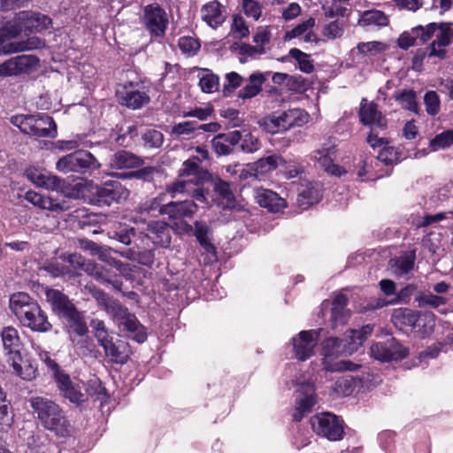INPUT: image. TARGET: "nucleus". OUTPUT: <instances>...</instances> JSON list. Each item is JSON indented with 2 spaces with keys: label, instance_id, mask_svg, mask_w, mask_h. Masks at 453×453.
I'll list each match as a JSON object with an SVG mask.
<instances>
[{
  "label": "nucleus",
  "instance_id": "5fc2aeb1",
  "mask_svg": "<svg viewBox=\"0 0 453 453\" xmlns=\"http://www.w3.org/2000/svg\"><path fill=\"white\" fill-rule=\"evenodd\" d=\"M426 111L431 116H435L441 110V100L435 91H427L424 96Z\"/></svg>",
  "mask_w": 453,
  "mask_h": 453
},
{
  "label": "nucleus",
  "instance_id": "4468645a",
  "mask_svg": "<svg viewBox=\"0 0 453 453\" xmlns=\"http://www.w3.org/2000/svg\"><path fill=\"white\" fill-rule=\"evenodd\" d=\"M88 289L97 304L103 308L118 325L131 313L127 307L122 305L118 300L109 296L103 290L96 287H88Z\"/></svg>",
  "mask_w": 453,
  "mask_h": 453
},
{
  "label": "nucleus",
  "instance_id": "4d7b16f0",
  "mask_svg": "<svg viewBox=\"0 0 453 453\" xmlns=\"http://www.w3.org/2000/svg\"><path fill=\"white\" fill-rule=\"evenodd\" d=\"M13 423V414L10 408V402L6 397L0 401V429L6 430Z\"/></svg>",
  "mask_w": 453,
  "mask_h": 453
},
{
  "label": "nucleus",
  "instance_id": "58836bf2",
  "mask_svg": "<svg viewBox=\"0 0 453 453\" xmlns=\"http://www.w3.org/2000/svg\"><path fill=\"white\" fill-rule=\"evenodd\" d=\"M393 97L402 108L418 114L419 108L417 103V93L414 90H398L394 93Z\"/></svg>",
  "mask_w": 453,
  "mask_h": 453
},
{
  "label": "nucleus",
  "instance_id": "7ed1b4c3",
  "mask_svg": "<svg viewBox=\"0 0 453 453\" xmlns=\"http://www.w3.org/2000/svg\"><path fill=\"white\" fill-rule=\"evenodd\" d=\"M2 342L7 363L13 369V373L25 380H32L36 377L37 369L29 361L24 360L20 350L22 342L19 332L13 326H6L1 333Z\"/></svg>",
  "mask_w": 453,
  "mask_h": 453
},
{
  "label": "nucleus",
  "instance_id": "680f3d73",
  "mask_svg": "<svg viewBox=\"0 0 453 453\" xmlns=\"http://www.w3.org/2000/svg\"><path fill=\"white\" fill-rule=\"evenodd\" d=\"M80 248L85 251H89L91 255H97L103 261H106V250L93 241L87 239L79 240Z\"/></svg>",
  "mask_w": 453,
  "mask_h": 453
},
{
  "label": "nucleus",
  "instance_id": "7c9ffc66",
  "mask_svg": "<svg viewBox=\"0 0 453 453\" xmlns=\"http://www.w3.org/2000/svg\"><path fill=\"white\" fill-rule=\"evenodd\" d=\"M320 184L309 183L302 190L297 196V203L302 210H306L310 206L318 203L322 196Z\"/></svg>",
  "mask_w": 453,
  "mask_h": 453
},
{
  "label": "nucleus",
  "instance_id": "aec40b11",
  "mask_svg": "<svg viewBox=\"0 0 453 453\" xmlns=\"http://www.w3.org/2000/svg\"><path fill=\"white\" fill-rule=\"evenodd\" d=\"M37 62V58L32 55H20L12 58L0 65V77L18 75L27 72Z\"/></svg>",
  "mask_w": 453,
  "mask_h": 453
},
{
  "label": "nucleus",
  "instance_id": "9d476101",
  "mask_svg": "<svg viewBox=\"0 0 453 453\" xmlns=\"http://www.w3.org/2000/svg\"><path fill=\"white\" fill-rule=\"evenodd\" d=\"M168 23V15L159 4H151L143 8L142 24L151 37H163Z\"/></svg>",
  "mask_w": 453,
  "mask_h": 453
},
{
  "label": "nucleus",
  "instance_id": "4be33fe9",
  "mask_svg": "<svg viewBox=\"0 0 453 453\" xmlns=\"http://www.w3.org/2000/svg\"><path fill=\"white\" fill-rule=\"evenodd\" d=\"M25 198L35 206L53 212H61L71 208L70 203L67 200L64 199L62 201H58L35 191H27L25 195Z\"/></svg>",
  "mask_w": 453,
  "mask_h": 453
},
{
  "label": "nucleus",
  "instance_id": "3c124183",
  "mask_svg": "<svg viewBox=\"0 0 453 453\" xmlns=\"http://www.w3.org/2000/svg\"><path fill=\"white\" fill-rule=\"evenodd\" d=\"M453 143V130H446L436 134L429 142V148L433 151L444 150Z\"/></svg>",
  "mask_w": 453,
  "mask_h": 453
},
{
  "label": "nucleus",
  "instance_id": "c03bdc74",
  "mask_svg": "<svg viewBox=\"0 0 453 453\" xmlns=\"http://www.w3.org/2000/svg\"><path fill=\"white\" fill-rule=\"evenodd\" d=\"M75 157L77 173L86 172L87 170H96L100 167V164L88 151L82 150H76Z\"/></svg>",
  "mask_w": 453,
  "mask_h": 453
},
{
  "label": "nucleus",
  "instance_id": "2f4dec72",
  "mask_svg": "<svg viewBox=\"0 0 453 453\" xmlns=\"http://www.w3.org/2000/svg\"><path fill=\"white\" fill-rule=\"evenodd\" d=\"M363 385L362 379L358 376L343 375L334 381L332 388L337 395L347 396Z\"/></svg>",
  "mask_w": 453,
  "mask_h": 453
},
{
  "label": "nucleus",
  "instance_id": "c85d7f7f",
  "mask_svg": "<svg viewBox=\"0 0 453 453\" xmlns=\"http://www.w3.org/2000/svg\"><path fill=\"white\" fill-rule=\"evenodd\" d=\"M55 380L63 396L70 402L81 403L85 401V395L81 393L80 387L71 380L68 374L65 372L60 374Z\"/></svg>",
  "mask_w": 453,
  "mask_h": 453
},
{
  "label": "nucleus",
  "instance_id": "1a4fd4ad",
  "mask_svg": "<svg viewBox=\"0 0 453 453\" xmlns=\"http://www.w3.org/2000/svg\"><path fill=\"white\" fill-rule=\"evenodd\" d=\"M65 259L74 269L82 270L101 283L111 285L115 289L121 290L122 281L119 279L112 277L109 271L97 266L90 260L84 258L81 255L77 253L69 254Z\"/></svg>",
  "mask_w": 453,
  "mask_h": 453
},
{
  "label": "nucleus",
  "instance_id": "49530a36",
  "mask_svg": "<svg viewBox=\"0 0 453 453\" xmlns=\"http://www.w3.org/2000/svg\"><path fill=\"white\" fill-rule=\"evenodd\" d=\"M126 344L120 341L111 342L104 350L105 356L111 362L116 364H125L127 360V355L125 351Z\"/></svg>",
  "mask_w": 453,
  "mask_h": 453
},
{
  "label": "nucleus",
  "instance_id": "72a5a7b5",
  "mask_svg": "<svg viewBox=\"0 0 453 453\" xmlns=\"http://www.w3.org/2000/svg\"><path fill=\"white\" fill-rule=\"evenodd\" d=\"M206 175L196 158L190 157L183 162L179 170L180 180H194L196 183H202Z\"/></svg>",
  "mask_w": 453,
  "mask_h": 453
},
{
  "label": "nucleus",
  "instance_id": "9b49d317",
  "mask_svg": "<svg viewBox=\"0 0 453 453\" xmlns=\"http://www.w3.org/2000/svg\"><path fill=\"white\" fill-rule=\"evenodd\" d=\"M337 154V140L333 137L326 139L319 149L312 152V159L323 168L326 173L342 176L345 171L338 165L334 164Z\"/></svg>",
  "mask_w": 453,
  "mask_h": 453
},
{
  "label": "nucleus",
  "instance_id": "a878e982",
  "mask_svg": "<svg viewBox=\"0 0 453 453\" xmlns=\"http://www.w3.org/2000/svg\"><path fill=\"white\" fill-rule=\"evenodd\" d=\"M254 197L261 207L273 212H277L286 206L285 200L270 189L256 188L254 189Z\"/></svg>",
  "mask_w": 453,
  "mask_h": 453
},
{
  "label": "nucleus",
  "instance_id": "6ab92c4d",
  "mask_svg": "<svg viewBox=\"0 0 453 453\" xmlns=\"http://www.w3.org/2000/svg\"><path fill=\"white\" fill-rule=\"evenodd\" d=\"M355 352V347L344 349L342 341L337 337H329L322 342L321 355L322 365L326 371H327V365H333L334 358L342 355L349 356Z\"/></svg>",
  "mask_w": 453,
  "mask_h": 453
},
{
  "label": "nucleus",
  "instance_id": "c756f323",
  "mask_svg": "<svg viewBox=\"0 0 453 453\" xmlns=\"http://www.w3.org/2000/svg\"><path fill=\"white\" fill-rule=\"evenodd\" d=\"M211 230L207 224L203 221H196L195 222V236L199 242L200 245L203 247L204 251L207 253L208 260L212 261L216 260L217 254L216 249L212 244L211 239L209 238V234Z\"/></svg>",
  "mask_w": 453,
  "mask_h": 453
},
{
  "label": "nucleus",
  "instance_id": "20e7f679",
  "mask_svg": "<svg viewBox=\"0 0 453 453\" xmlns=\"http://www.w3.org/2000/svg\"><path fill=\"white\" fill-rule=\"evenodd\" d=\"M413 32L420 35V42L425 43L429 41L432 36L435 39L429 44L428 57L439 58L444 59L446 58L445 48L451 44L453 39V30L449 24L445 23H429L426 27L418 26L413 27Z\"/></svg>",
  "mask_w": 453,
  "mask_h": 453
},
{
  "label": "nucleus",
  "instance_id": "6e6d98bb",
  "mask_svg": "<svg viewBox=\"0 0 453 453\" xmlns=\"http://www.w3.org/2000/svg\"><path fill=\"white\" fill-rule=\"evenodd\" d=\"M242 7L248 18L258 20L262 15L263 4L257 0H242Z\"/></svg>",
  "mask_w": 453,
  "mask_h": 453
},
{
  "label": "nucleus",
  "instance_id": "8fccbe9b",
  "mask_svg": "<svg viewBox=\"0 0 453 453\" xmlns=\"http://www.w3.org/2000/svg\"><path fill=\"white\" fill-rule=\"evenodd\" d=\"M415 300L418 303V306L420 308L428 306L436 309L447 303V299L445 297L434 295L430 292L419 293L415 297Z\"/></svg>",
  "mask_w": 453,
  "mask_h": 453
},
{
  "label": "nucleus",
  "instance_id": "0e129e2a",
  "mask_svg": "<svg viewBox=\"0 0 453 453\" xmlns=\"http://www.w3.org/2000/svg\"><path fill=\"white\" fill-rule=\"evenodd\" d=\"M178 45L180 50L188 55H195L200 48L199 42L191 36L180 37Z\"/></svg>",
  "mask_w": 453,
  "mask_h": 453
},
{
  "label": "nucleus",
  "instance_id": "bb28decb",
  "mask_svg": "<svg viewBox=\"0 0 453 453\" xmlns=\"http://www.w3.org/2000/svg\"><path fill=\"white\" fill-rule=\"evenodd\" d=\"M200 12L203 21L212 28L219 27L226 19L223 6L217 0H213L203 5Z\"/></svg>",
  "mask_w": 453,
  "mask_h": 453
},
{
  "label": "nucleus",
  "instance_id": "0eeeda50",
  "mask_svg": "<svg viewBox=\"0 0 453 453\" xmlns=\"http://www.w3.org/2000/svg\"><path fill=\"white\" fill-rule=\"evenodd\" d=\"M310 424L313 432L320 437L331 441L343 439L345 434L343 420L331 412H321L312 416Z\"/></svg>",
  "mask_w": 453,
  "mask_h": 453
},
{
  "label": "nucleus",
  "instance_id": "864d4df0",
  "mask_svg": "<svg viewBox=\"0 0 453 453\" xmlns=\"http://www.w3.org/2000/svg\"><path fill=\"white\" fill-rule=\"evenodd\" d=\"M289 55L297 61L299 69L302 72L310 73L313 71L314 65L308 54L296 48H293L289 50Z\"/></svg>",
  "mask_w": 453,
  "mask_h": 453
},
{
  "label": "nucleus",
  "instance_id": "338daca9",
  "mask_svg": "<svg viewBox=\"0 0 453 453\" xmlns=\"http://www.w3.org/2000/svg\"><path fill=\"white\" fill-rule=\"evenodd\" d=\"M75 157V152L68 154L63 157H61L57 162V169L59 172L67 173L70 172H76L77 173V166H76V161L74 160Z\"/></svg>",
  "mask_w": 453,
  "mask_h": 453
},
{
  "label": "nucleus",
  "instance_id": "b1692460",
  "mask_svg": "<svg viewBox=\"0 0 453 453\" xmlns=\"http://www.w3.org/2000/svg\"><path fill=\"white\" fill-rule=\"evenodd\" d=\"M197 208V204L193 200H183L169 202L164 205L162 211L172 219H190L196 212Z\"/></svg>",
  "mask_w": 453,
  "mask_h": 453
},
{
  "label": "nucleus",
  "instance_id": "f704fd0d",
  "mask_svg": "<svg viewBox=\"0 0 453 453\" xmlns=\"http://www.w3.org/2000/svg\"><path fill=\"white\" fill-rule=\"evenodd\" d=\"M416 259L415 251L405 252L389 261L392 273L395 276H403L409 273L414 267Z\"/></svg>",
  "mask_w": 453,
  "mask_h": 453
},
{
  "label": "nucleus",
  "instance_id": "774afa93",
  "mask_svg": "<svg viewBox=\"0 0 453 453\" xmlns=\"http://www.w3.org/2000/svg\"><path fill=\"white\" fill-rule=\"evenodd\" d=\"M343 34V25L338 20L327 24L323 29V35L328 39L340 38Z\"/></svg>",
  "mask_w": 453,
  "mask_h": 453
},
{
  "label": "nucleus",
  "instance_id": "412c9836",
  "mask_svg": "<svg viewBox=\"0 0 453 453\" xmlns=\"http://www.w3.org/2000/svg\"><path fill=\"white\" fill-rule=\"evenodd\" d=\"M359 119L363 125L372 128H385L387 126V119L378 110L377 104L366 99H362L360 103Z\"/></svg>",
  "mask_w": 453,
  "mask_h": 453
},
{
  "label": "nucleus",
  "instance_id": "423d86ee",
  "mask_svg": "<svg viewBox=\"0 0 453 453\" xmlns=\"http://www.w3.org/2000/svg\"><path fill=\"white\" fill-rule=\"evenodd\" d=\"M309 114L303 109L294 108L281 112L279 116L264 118L260 127L267 133L276 134L295 127H302L309 121Z\"/></svg>",
  "mask_w": 453,
  "mask_h": 453
},
{
  "label": "nucleus",
  "instance_id": "79ce46f5",
  "mask_svg": "<svg viewBox=\"0 0 453 453\" xmlns=\"http://www.w3.org/2000/svg\"><path fill=\"white\" fill-rule=\"evenodd\" d=\"M388 23L387 15L379 10H369L362 12L358 19V25L362 27H385Z\"/></svg>",
  "mask_w": 453,
  "mask_h": 453
},
{
  "label": "nucleus",
  "instance_id": "de8ad7c7",
  "mask_svg": "<svg viewBox=\"0 0 453 453\" xmlns=\"http://www.w3.org/2000/svg\"><path fill=\"white\" fill-rule=\"evenodd\" d=\"M196 130V121H183L173 125L170 134L173 139H186L191 137Z\"/></svg>",
  "mask_w": 453,
  "mask_h": 453
},
{
  "label": "nucleus",
  "instance_id": "e2e57ef3",
  "mask_svg": "<svg viewBox=\"0 0 453 453\" xmlns=\"http://www.w3.org/2000/svg\"><path fill=\"white\" fill-rule=\"evenodd\" d=\"M260 148L258 138L250 132L244 131L241 141V149L247 153H253Z\"/></svg>",
  "mask_w": 453,
  "mask_h": 453
},
{
  "label": "nucleus",
  "instance_id": "5701e85b",
  "mask_svg": "<svg viewBox=\"0 0 453 453\" xmlns=\"http://www.w3.org/2000/svg\"><path fill=\"white\" fill-rule=\"evenodd\" d=\"M46 299L51 305L53 311L63 318H65L76 310L68 296L59 290L52 288L47 289Z\"/></svg>",
  "mask_w": 453,
  "mask_h": 453
},
{
  "label": "nucleus",
  "instance_id": "ea45409f",
  "mask_svg": "<svg viewBox=\"0 0 453 453\" xmlns=\"http://www.w3.org/2000/svg\"><path fill=\"white\" fill-rule=\"evenodd\" d=\"M435 326V316L431 311H424L418 313L417 323L414 326V332L420 337L424 338L430 334Z\"/></svg>",
  "mask_w": 453,
  "mask_h": 453
},
{
  "label": "nucleus",
  "instance_id": "c9c22d12",
  "mask_svg": "<svg viewBox=\"0 0 453 453\" xmlns=\"http://www.w3.org/2000/svg\"><path fill=\"white\" fill-rule=\"evenodd\" d=\"M142 163V159L136 155L127 150H119L111 157L110 165L113 169H129L138 167Z\"/></svg>",
  "mask_w": 453,
  "mask_h": 453
},
{
  "label": "nucleus",
  "instance_id": "052dcab7",
  "mask_svg": "<svg viewBox=\"0 0 453 453\" xmlns=\"http://www.w3.org/2000/svg\"><path fill=\"white\" fill-rule=\"evenodd\" d=\"M242 77L235 72L226 74V83L223 86V94L229 96L237 88L242 85Z\"/></svg>",
  "mask_w": 453,
  "mask_h": 453
},
{
  "label": "nucleus",
  "instance_id": "69168bd1",
  "mask_svg": "<svg viewBox=\"0 0 453 453\" xmlns=\"http://www.w3.org/2000/svg\"><path fill=\"white\" fill-rule=\"evenodd\" d=\"M417 290V286L414 284H409L405 288H402L397 294L390 299V303H408L411 300V296Z\"/></svg>",
  "mask_w": 453,
  "mask_h": 453
},
{
  "label": "nucleus",
  "instance_id": "09e8293b",
  "mask_svg": "<svg viewBox=\"0 0 453 453\" xmlns=\"http://www.w3.org/2000/svg\"><path fill=\"white\" fill-rule=\"evenodd\" d=\"M65 319L67 320V326L70 333H74L79 336H82L87 334V325L81 313L77 310L66 316Z\"/></svg>",
  "mask_w": 453,
  "mask_h": 453
},
{
  "label": "nucleus",
  "instance_id": "39448f33",
  "mask_svg": "<svg viewBox=\"0 0 453 453\" xmlns=\"http://www.w3.org/2000/svg\"><path fill=\"white\" fill-rule=\"evenodd\" d=\"M10 122L31 136L55 138L58 134L55 121L45 113L17 114L10 118Z\"/></svg>",
  "mask_w": 453,
  "mask_h": 453
},
{
  "label": "nucleus",
  "instance_id": "473e14b6",
  "mask_svg": "<svg viewBox=\"0 0 453 453\" xmlns=\"http://www.w3.org/2000/svg\"><path fill=\"white\" fill-rule=\"evenodd\" d=\"M45 46L44 40L37 37L32 36L28 39L21 42H10L3 46L1 52L3 54H12L22 51H28L42 49Z\"/></svg>",
  "mask_w": 453,
  "mask_h": 453
},
{
  "label": "nucleus",
  "instance_id": "6e6552de",
  "mask_svg": "<svg viewBox=\"0 0 453 453\" xmlns=\"http://www.w3.org/2000/svg\"><path fill=\"white\" fill-rule=\"evenodd\" d=\"M9 21L12 29L17 30V37L21 33H41L52 23L47 15L31 11L19 12Z\"/></svg>",
  "mask_w": 453,
  "mask_h": 453
},
{
  "label": "nucleus",
  "instance_id": "a19ab883",
  "mask_svg": "<svg viewBox=\"0 0 453 453\" xmlns=\"http://www.w3.org/2000/svg\"><path fill=\"white\" fill-rule=\"evenodd\" d=\"M214 191L220 198V204L223 208H234L236 205L235 196L231 190L230 184L222 180H217L214 183Z\"/></svg>",
  "mask_w": 453,
  "mask_h": 453
},
{
  "label": "nucleus",
  "instance_id": "f03ea898",
  "mask_svg": "<svg viewBox=\"0 0 453 453\" xmlns=\"http://www.w3.org/2000/svg\"><path fill=\"white\" fill-rule=\"evenodd\" d=\"M9 306L23 326L40 333L51 329V324L45 312L27 293L18 292L12 295Z\"/></svg>",
  "mask_w": 453,
  "mask_h": 453
},
{
  "label": "nucleus",
  "instance_id": "bf43d9fd",
  "mask_svg": "<svg viewBox=\"0 0 453 453\" xmlns=\"http://www.w3.org/2000/svg\"><path fill=\"white\" fill-rule=\"evenodd\" d=\"M315 26V19L309 18L307 20L298 24L293 29L286 32L284 40L290 41L294 38H298L303 35L309 29H311Z\"/></svg>",
  "mask_w": 453,
  "mask_h": 453
},
{
  "label": "nucleus",
  "instance_id": "393cba45",
  "mask_svg": "<svg viewBox=\"0 0 453 453\" xmlns=\"http://www.w3.org/2000/svg\"><path fill=\"white\" fill-rule=\"evenodd\" d=\"M27 178L35 186L50 190H57L63 186V180L56 175L30 168L26 171Z\"/></svg>",
  "mask_w": 453,
  "mask_h": 453
},
{
  "label": "nucleus",
  "instance_id": "dca6fc26",
  "mask_svg": "<svg viewBox=\"0 0 453 453\" xmlns=\"http://www.w3.org/2000/svg\"><path fill=\"white\" fill-rule=\"evenodd\" d=\"M201 184L194 182V180H178L168 184L165 191L171 195L172 198L176 197L178 194H187L194 200L207 204V192L200 187Z\"/></svg>",
  "mask_w": 453,
  "mask_h": 453
},
{
  "label": "nucleus",
  "instance_id": "4c0bfd02",
  "mask_svg": "<svg viewBox=\"0 0 453 453\" xmlns=\"http://www.w3.org/2000/svg\"><path fill=\"white\" fill-rule=\"evenodd\" d=\"M149 227L150 234H148L147 236L152 242L161 246H168L170 244L171 237L166 224L163 222H153Z\"/></svg>",
  "mask_w": 453,
  "mask_h": 453
},
{
  "label": "nucleus",
  "instance_id": "cd10ccee",
  "mask_svg": "<svg viewBox=\"0 0 453 453\" xmlns=\"http://www.w3.org/2000/svg\"><path fill=\"white\" fill-rule=\"evenodd\" d=\"M120 331L127 333V335L138 343L147 340L146 328L139 322L134 314L130 313L119 324Z\"/></svg>",
  "mask_w": 453,
  "mask_h": 453
},
{
  "label": "nucleus",
  "instance_id": "a211bd4d",
  "mask_svg": "<svg viewBox=\"0 0 453 453\" xmlns=\"http://www.w3.org/2000/svg\"><path fill=\"white\" fill-rule=\"evenodd\" d=\"M116 94L121 104L134 110L141 108L150 101L149 96L134 88L132 82L119 85Z\"/></svg>",
  "mask_w": 453,
  "mask_h": 453
},
{
  "label": "nucleus",
  "instance_id": "13d9d810",
  "mask_svg": "<svg viewBox=\"0 0 453 453\" xmlns=\"http://www.w3.org/2000/svg\"><path fill=\"white\" fill-rule=\"evenodd\" d=\"M144 145L149 148H159L164 142L163 134L157 129H148L142 134Z\"/></svg>",
  "mask_w": 453,
  "mask_h": 453
},
{
  "label": "nucleus",
  "instance_id": "37998d69",
  "mask_svg": "<svg viewBox=\"0 0 453 453\" xmlns=\"http://www.w3.org/2000/svg\"><path fill=\"white\" fill-rule=\"evenodd\" d=\"M284 163L285 160L282 157L278 155H271L266 157L260 158L254 165L256 179H257L260 174L263 175L275 170L280 165Z\"/></svg>",
  "mask_w": 453,
  "mask_h": 453
},
{
  "label": "nucleus",
  "instance_id": "2eb2a0df",
  "mask_svg": "<svg viewBox=\"0 0 453 453\" xmlns=\"http://www.w3.org/2000/svg\"><path fill=\"white\" fill-rule=\"evenodd\" d=\"M298 388L296 389V411L293 414V418L296 421H300L303 415L310 412L311 408L316 403L314 384L311 381L297 383Z\"/></svg>",
  "mask_w": 453,
  "mask_h": 453
},
{
  "label": "nucleus",
  "instance_id": "f257e3e1",
  "mask_svg": "<svg viewBox=\"0 0 453 453\" xmlns=\"http://www.w3.org/2000/svg\"><path fill=\"white\" fill-rule=\"evenodd\" d=\"M33 413L38 423L57 436L65 437L71 434V425L65 412L57 403L43 396L29 400Z\"/></svg>",
  "mask_w": 453,
  "mask_h": 453
},
{
  "label": "nucleus",
  "instance_id": "e433bc0d",
  "mask_svg": "<svg viewBox=\"0 0 453 453\" xmlns=\"http://www.w3.org/2000/svg\"><path fill=\"white\" fill-rule=\"evenodd\" d=\"M265 78L260 73H254L249 77L248 83L238 92V97L250 99L256 96L261 90Z\"/></svg>",
  "mask_w": 453,
  "mask_h": 453
},
{
  "label": "nucleus",
  "instance_id": "f3484780",
  "mask_svg": "<svg viewBox=\"0 0 453 453\" xmlns=\"http://www.w3.org/2000/svg\"><path fill=\"white\" fill-rule=\"evenodd\" d=\"M96 195L99 203L111 205L112 203L126 201L129 196V190L119 181H111L97 187Z\"/></svg>",
  "mask_w": 453,
  "mask_h": 453
},
{
  "label": "nucleus",
  "instance_id": "f8f14e48",
  "mask_svg": "<svg viewBox=\"0 0 453 453\" xmlns=\"http://www.w3.org/2000/svg\"><path fill=\"white\" fill-rule=\"evenodd\" d=\"M322 331L321 328L303 330L292 338V351L296 359L306 361L314 355Z\"/></svg>",
  "mask_w": 453,
  "mask_h": 453
},
{
  "label": "nucleus",
  "instance_id": "ddd939ff",
  "mask_svg": "<svg viewBox=\"0 0 453 453\" xmlns=\"http://www.w3.org/2000/svg\"><path fill=\"white\" fill-rule=\"evenodd\" d=\"M371 356L380 362L397 361L405 358L409 349L396 339L389 338L371 346Z\"/></svg>",
  "mask_w": 453,
  "mask_h": 453
},
{
  "label": "nucleus",
  "instance_id": "a18cd8bd",
  "mask_svg": "<svg viewBox=\"0 0 453 453\" xmlns=\"http://www.w3.org/2000/svg\"><path fill=\"white\" fill-rule=\"evenodd\" d=\"M198 77L199 86L203 92L213 93L219 89V77L215 75L211 70L202 69L198 73Z\"/></svg>",
  "mask_w": 453,
  "mask_h": 453
},
{
  "label": "nucleus",
  "instance_id": "603ef678",
  "mask_svg": "<svg viewBox=\"0 0 453 453\" xmlns=\"http://www.w3.org/2000/svg\"><path fill=\"white\" fill-rule=\"evenodd\" d=\"M165 194H160L156 197L148 199L143 202L139 207L140 212L153 213L157 211L160 215H165V213L162 211L165 205L162 204V203L165 201Z\"/></svg>",
  "mask_w": 453,
  "mask_h": 453
}]
</instances>
